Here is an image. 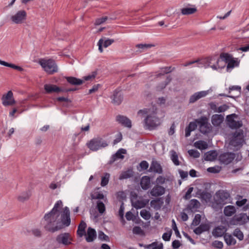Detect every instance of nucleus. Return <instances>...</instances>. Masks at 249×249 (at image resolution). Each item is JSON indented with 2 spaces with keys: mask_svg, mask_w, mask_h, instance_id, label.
Masks as SVG:
<instances>
[{
  "mask_svg": "<svg viewBox=\"0 0 249 249\" xmlns=\"http://www.w3.org/2000/svg\"><path fill=\"white\" fill-rule=\"evenodd\" d=\"M211 130L212 128L210 124L199 126V130L200 132L204 134H207L210 133Z\"/></svg>",
  "mask_w": 249,
  "mask_h": 249,
  "instance_id": "obj_43",
  "label": "nucleus"
},
{
  "mask_svg": "<svg viewBox=\"0 0 249 249\" xmlns=\"http://www.w3.org/2000/svg\"><path fill=\"white\" fill-rule=\"evenodd\" d=\"M67 82L71 85L78 86L84 83V80L72 76L66 77Z\"/></svg>",
  "mask_w": 249,
  "mask_h": 249,
  "instance_id": "obj_29",
  "label": "nucleus"
},
{
  "mask_svg": "<svg viewBox=\"0 0 249 249\" xmlns=\"http://www.w3.org/2000/svg\"><path fill=\"white\" fill-rule=\"evenodd\" d=\"M141 186L143 190H147L150 187V179L148 176L143 177L140 182Z\"/></svg>",
  "mask_w": 249,
  "mask_h": 249,
  "instance_id": "obj_31",
  "label": "nucleus"
},
{
  "mask_svg": "<svg viewBox=\"0 0 249 249\" xmlns=\"http://www.w3.org/2000/svg\"><path fill=\"white\" fill-rule=\"evenodd\" d=\"M116 120L119 124L125 127L131 128L132 126L131 120L126 116L118 115L116 116Z\"/></svg>",
  "mask_w": 249,
  "mask_h": 249,
  "instance_id": "obj_19",
  "label": "nucleus"
},
{
  "mask_svg": "<svg viewBox=\"0 0 249 249\" xmlns=\"http://www.w3.org/2000/svg\"><path fill=\"white\" fill-rule=\"evenodd\" d=\"M71 235L68 232L61 233L56 237V241L58 244L65 246L71 244Z\"/></svg>",
  "mask_w": 249,
  "mask_h": 249,
  "instance_id": "obj_12",
  "label": "nucleus"
},
{
  "mask_svg": "<svg viewBox=\"0 0 249 249\" xmlns=\"http://www.w3.org/2000/svg\"><path fill=\"white\" fill-rule=\"evenodd\" d=\"M132 205L133 207H135L136 209H139L144 208L146 204L142 201L137 200L134 204H133Z\"/></svg>",
  "mask_w": 249,
  "mask_h": 249,
  "instance_id": "obj_50",
  "label": "nucleus"
},
{
  "mask_svg": "<svg viewBox=\"0 0 249 249\" xmlns=\"http://www.w3.org/2000/svg\"><path fill=\"white\" fill-rule=\"evenodd\" d=\"M126 152V150L124 149H120L118 150L115 154L111 156L109 160V163H112L118 159H123L124 158V156L123 154H125Z\"/></svg>",
  "mask_w": 249,
  "mask_h": 249,
  "instance_id": "obj_22",
  "label": "nucleus"
},
{
  "mask_svg": "<svg viewBox=\"0 0 249 249\" xmlns=\"http://www.w3.org/2000/svg\"><path fill=\"white\" fill-rule=\"evenodd\" d=\"M237 117V115L235 113H233L226 117V120L227 124L229 127L231 129H238L242 127L243 125V123L242 121H235V118Z\"/></svg>",
  "mask_w": 249,
  "mask_h": 249,
  "instance_id": "obj_10",
  "label": "nucleus"
},
{
  "mask_svg": "<svg viewBox=\"0 0 249 249\" xmlns=\"http://www.w3.org/2000/svg\"><path fill=\"white\" fill-rule=\"evenodd\" d=\"M196 148L200 150H205L208 148V144L206 142L203 141H198L195 143Z\"/></svg>",
  "mask_w": 249,
  "mask_h": 249,
  "instance_id": "obj_40",
  "label": "nucleus"
},
{
  "mask_svg": "<svg viewBox=\"0 0 249 249\" xmlns=\"http://www.w3.org/2000/svg\"><path fill=\"white\" fill-rule=\"evenodd\" d=\"M201 216L199 214H196L195 216V218L193 219L192 225L196 226L198 225L201 221Z\"/></svg>",
  "mask_w": 249,
  "mask_h": 249,
  "instance_id": "obj_53",
  "label": "nucleus"
},
{
  "mask_svg": "<svg viewBox=\"0 0 249 249\" xmlns=\"http://www.w3.org/2000/svg\"><path fill=\"white\" fill-rule=\"evenodd\" d=\"M86 227V223L84 221H82L79 225L77 231V233L80 237H82L85 234V229Z\"/></svg>",
  "mask_w": 249,
  "mask_h": 249,
  "instance_id": "obj_33",
  "label": "nucleus"
},
{
  "mask_svg": "<svg viewBox=\"0 0 249 249\" xmlns=\"http://www.w3.org/2000/svg\"><path fill=\"white\" fill-rule=\"evenodd\" d=\"M133 232L136 234H141L143 233V231L139 226H135L133 228Z\"/></svg>",
  "mask_w": 249,
  "mask_h": 249,
  "instance_id": "obj_62",
  "label": "nucleus"
},
{
  "mask_svg": "<svg viewBox=\"0 0 249 249\" xmlns=\"http://www.w3.org/2000/svg\"><path fill=\"white\" fill-rule=\"evenodd\" d=\"M30 196V193L29 192H23L18 196V200L20 202H24L28 200Z\"/></svg>",
  "mask_w": 249,
  "mask_h": 249,
  "instance_id": "obj_45",
  "label": "nucleus"
},
{
  "mask_svg": "<svg viewBox=\"0 0 249 249\" xmlns=\"http://www.w3.org/2000/svg\"><path fill=\"white\" fill-rule=\"evenodd\" d=\"M39 63L44 71L49 74H53L57 71V66L55 61L53 59L45 60L41 59L39 60Z\"/></svg>",
  "mask_w": 249,
  "mask_h": 249,
  "instance_id": "obj_6",
  "label": "nucleus"
},
{
  "mask_svg": "<svg viewBox=\"0 0 249 249\" xmlns=\"http://www.w3.org/2000/svg\"><path fill=\"white\" fill-rule=\"evenodd\" d=\"M172 233V231L170 230L168 232H164L162 235V239L165 241H168L170 240L171 236Z\"/></svg>",
  "mask_w": 249,
  "mask_h": 249,
  "instance_id": "obj_58",
  "label": "nucleus"
},
{
  "mask_svg": "<svg viewBox=\"0 0 249 249\" xmlns=\"http://www.w3.org/2000/svg\"><path fill=\"white\" fill-rule=\"evenodd\" d=\"M111 99V103L115 105H119L121 104L123 100V95L120 90L118 89H115L112 95L110 97Z\"/></svg>",
  "mask_w": 249,
  "mask_h": 249,
  "instance_id": "obj_16",
  "label": "nucleus"
},
{
  "mask_svg": "<svg viewBox=\"0 0 249 249\" xmlns=\"http://www.w3.org/2000/svg\"><path fill=\"white\" fill-rule=\"evenodd\" d=\"M212 246L215 248L221 249L223 247V243L221 241L215 240L213 242Z\"/></svg>",
  "mask_w": 249,
  "mask_h": 249,
  "instance_id": "obj_57",
  "label": "nucleus"
},
{
  "mask_svg": "<svg viewBox=\"0 0 249 249\" xmlns=\"http://www.w3.org/2000/svg\"><path fill=\"white\" fill-rule=\"evenodd\" d=\"M165 193V188L160 185L155 186L151 190L150 194L154 196H159L163 195Z\"/></svg>",
  "mask_w": 249,
  "mask_h": 249,
  "instance_id": "obj_21",
  "label": "nucleus"
},
{
  "mask_svg": "<svg viewBox=\"0 0 249 249\" xmlns=\"http://www.w3.org/2000/svg\"><path fill=\"white\" fill-rule=\"evenodd\" d=\"M241 90V88L240 86H231V87L229 88V92L231 93V91H232V90H236L238 92V94L237 95V96L238 97L240 94Z\"/></svg>",
  "mask_w": 249,
  "mask_h": 249,
  "instance_id": "obj_59",
  "label": "nucleus"
},
{
  "mask_svg": "<svg viewBox=\"0 0 249 249\" xmlns=\"http://www.w3.org/2000/svg\"><path fill=\"white\" fill-rule=\"evenodd\" d=\"M200 196H201V199L202 200H205L206 202L210 201L212 198L211 194L210 193H209V192H206V191H203L201 193Z\"/></svg>",
  "mask_w": 249,
  "mask_h": 249,
  "instance_id": "obj_46",
  "label": "nucleus"
},
{
  "mask_svg": "<svg viewBox=\"0 0 249 249\" xmlns=\"http://www.w3.org/2000/svg\"><path fill=\"white\" fill-rule=\"evenodd\" d=\"M210 229L209 224L202 223L194 230V232L197 235H200L203 232L209 231Z\"/></svg>",
  "mask_w": 249,
  "mask_h": 249,
  "instance_id": "obj_26",
  "label": "nucleus"
},
{
  "mask_svg": "<svg viewBox=\"0 0 249 249\" xmlns=\"http://www.w3.org/2000/svg\"><path fill=\"white\" fill-rule=\"evenodd\" d=\"M133 176V172L131 170H128L123 172L119 178V179L122 180L127 179L132 177Z\"/></svg>",
  "mask_w": 249,
  "mask_h": 249,
  "instance_id": "obj_38",
  "label": "nucleus"
},
{
  "mask_svg": "<svg viewBox=\"0 0 249 249\" xmlns=\"http://www.w3.org/2000/svg\"><path fill=\"white\" fill-rule=\"evenodd\" d=\"M117 199L119 201L123 202V200L126 198V196L124 192H119L117 195Z\"/></svg>",
  "mask_w": 249,
  "mask_h": 249,
  "instance_id": "obj_60",
  "label": "nucleus"
},
{
  "mask_svg": "<svg viewBox=\"0 0 249 249\" xmlns=\"http://www.w3.org/2000/svg\"><path fill=\"white\" fill-rule=\"evenodd\" d=\"M114 42V40L113 39H107L104 40L103 38H101L98 42L99 51L101 53H102L103 51V46L105 48H107L111 45Z\"/></svg>",
  "mask_w": 249,
  "mask_h": 249,
  "instance_id": "obj_20",
  "label": "nucleus"
},
{
  "mask_svg": "<svg viewBox=\"0 0 249 249\" xmlns=\"http://www.w3.org/2000/svg\"><path fill=\"white\" fill-rule=\"evenodd\" d=\"M171 153V159L172 160L173 162L175 165H179L180 164V162L178 159V155L177 152L172 150L170 151Z\"/></svg>",
  "mask_w": 249,
  "mask_h": 249,
  "instance_id": "obj_39",
  "label": "nucleus"
},
{
  "mask_svg": "<svg viewBox=\"0 0 249 249\" xmlns=\"http://www.w3.org/2000/svg\"><path fill=\"white\" fill-rule=\"evenodd\" d=\"M189 154L191 156L195 158H199L200 156L199 152L196 150H189L188 151Z\"/></svg>",
  "mask_w": 249,
  "mask_h": 249,
  "instance_id": "obj_55",
  "label": "nucleus"
},
{
  "mask_svg": "<svg viewBox=\"0 0 249 249\" xmlns=\"http://www.w3.org/2000/svg\"><path fill=\"white\" fill-rule=\"evenodd\" d=\"M88 147L93 151H96L100 148L108 146V142L100 137H97L91 139L87 143Z\"/></svg>",
  "mask_w": 249,
  "mask_h": 249,
  "instance_id": "obj_4",
  "label": "nucleus"
},
{
  "mask_svg": "<svg viewBox=\"0 0 249 249\" xmlns=\"http://www.w3.org/2000/svg\"><path fill=\"white\" fill-rule=\"evenodd\" d=\"M149 172H154L158 174L162 173V168L160 163L157 161H153L148 170Z\"/></svg>",
  "mask_w": 249,
  "mask_h": 249,
  "instance_id": "obj_23",
  "label": "nucleus"
},
{
  "mask_svg": "<svg viewBox=\"0 0 249 249\" xmlns=\"http://www.w3.org/2000/svg\"><path fill=\"white\" fill-rule=\"evenodd\" d=\"M200 206V202L196 199L191 200L190 203L188 205V208L193 211L194 210L197 209L199 208Z\"/></svg>",
  "mask_w": 249,
  "mask_h": 249,
  "instance_id": "obj_37",
  "label": "nucleus"
},
{
  "mask_svg": "<svg viewBox=\"0 0 249 249\" xmlns=\"http://www.w3.org/2000/svg\"><path fill=\"white\" fill-rule=\"evenodd\" d=\"M4 66L11 68L15 70H17L19 71H23V69L22 68H21V67L17 66L14 64L9 63L6 62H5V64Z\"/></svg>",
  "mask_w": 249,
  "mask_h": 249,
  "instance_id": "obj_52",
  "label": "nucleus"
},
{
  "mask_svg": "<svg viewBox=\"0 0 249 249\" xmlns=\"http://www.w3.org/2000/svg\"><path fill=\"white\" fill-rule=\"evenodd\" d=\"M207 62L208 66L214 70L222 69L225 67V64L223 66L219 65V63H223L220 56V58L217 56L209 57L207 59Z\"/></svg>",
  "mask_w": 249,
  "mask_h": 249,
  "instance_id": "obj_8",
  "label": "nucleus"
},
{
  "mask_svg": "<svg viewBox=\"0 0 249 249\" xmlns=\"http://www.w3.org/2000/svg\"><path fill=\"white\" fill-rule=\"evenodd\" d=\"M224 120V116L221 114H214L212 117V123L214 126H218Z\"/></svg>",
  "mask_w": 249,
  "mask_h": 249,
  "instance_id": "obj_28",
  "label": "nucleus"
},
{
  "mask_svg": "<svg viewBox=\"0 0 249 249\" xmlns=\"http://www.w3.org/2000/svg\"><path fill=\"white\" fill-rule=\"evenodd\" d=\"M230 195L225 190H219L215 193L212 206L216 210L221 209L223 206L228 203Z\"/></svg>",
  "mask_w": 249,
  "mask_h": 249,
  "instance_id": "obj_3",
  "label": "nucleus"
},
{
  "mask_svg": "<svg viewBox=\"0 0 249 249\" xmlns=\"http://www.w3.org/2000/svg\"><path fill=\"white\" fill-rule=\"evenodd\" d=\"M235 158V154L231 152L224 153L219 156V159L221 162L228 164L232 162Z\"/></svg>",
  "mask_w": 249,
  "mask_h": 249,
  "instance_id": "obj_15",
  "label": "nucleus"
},
{
  "mask_svg": "<svg viewBox=\"0 0 249 249\" xmlns=\"http://www.w3.org/2000/svg\"><path fill=\"white\" fill-rule=\"evenodd\" d=\"M245 142L244 131L242 129L237 130L233 133L230 144L236 147H241Z\"/></svg>",
  "mask_w": 249,
  "mask_h": 249,
  "instance_id": "obj_5",
  "label": "nucleus"
},
{
  "mask_svg": "<svg viewBox=\"0 0 249 249\" xmlns=\"http://www.w3.org/2000/svg\"><path fill=\"white\" fill-rule=\"evenodd\" d=\"M220 57L222 60L225 61V63H227V69H232L235 66H237L239 65V62L237 60H234L232 55L227 53H222L220 54Z\"/></svg>",
  "mask_w": 249,
  "mask_h": 249,
  "instance_id": "obj_9",
  "label": "nucleus"
},
{
  "mask_svg": "<svg viewBox=\"0 0 249 249\" xmlns=\"http://www.w3.org/2000/svg\"><path fill=\"white\" fill-rule=\"evenodd\" d=\"M138 114H147L146 117L143 120L144 127L146 129L153 130L160 124V119L157 116L156 111H153L151 112L150 109L144 108L139 110L138 112Z\"/></svg>",
  "mask_w": 249,
  "mask_h": 249,
  "instance_id": "obj_2",
  "label": "nucleus"
},
{
  "mask_svg": "<svg viewBox=\"0 0 249 249\" xmlns=\"http://www.w3.org/2000/svg\"><path fill=\"white\" fill-rule=\"evenodd\" d=\"M71 224L70 212L69 209L66 207L61 213L60 217L56 219L49 220L44 223V229L50 232H54L62 229L64 227H68Z\"/></svg>",
  "mask_w": 249,
  "mask_h": 249,
  "instance_id": "obj_1",
  "label": "nucleus"
},
{
  "mask_svg": "<svg viewBox=\"0 0 249 249\" xmlns=\"http://www.w3.org/2000/svg\"><path fill=\"white\" fill-rule=\"evenodd\" d=\"M96 237V232L94 229L89 227L87 231V235L86 238L88 242H92Z\"/></svg>",
  "mask_w": 249,
  "mask_h": 249,
  "instance_id": "obj_27",
  "label": "nucleus"
},
{
  "mask_svg": "<svg viewBox=\"0 0 249 249\" xmlns=\"http://www.w3.org/2000/svg\"><path fill=\"white\" fill-rule=\"evenodd\" d=\"M223 212L226 216H231L235 213L236 209L234 206L229 205L225 207Z\"/></svg>",
  "mask_w": 249,
  "mask_h": 249,
  "instance_id": "obj_35",
  "label": "nucleus"
},
{
  "mask_svg": "<svg viewBox=\"0 0 249 249\" xmlns=\"http://www.w3.org/2000/svg\"><path fill=\"white\" fill-rule=\"evenodd\" d=\"M172 78L170 76H168L166 77V80L165 81L162 82L160 83L157 87H156V90L157 91H161L162 89H163L166 86L168 85L170 82L171 81Z\"/></svg>",
  "mask_w": 249,
  "mask_h": 249,
  "instance_id": "obj_34",
  "label": "nucleus"
},
{
  "mask_svg": "<svg viewBox=\"0 0 249 249\" xmlns=\"http://www.w3.org/2000/svg\"><path fill=\"white\" fill-rule=\"evenodd\" d=\"M62 206V202L61 200L57 201L52 210L48 213H46L44 216V222L48 221L49 220L56 219L57 217H60V208Z\"/></svg>",
  "mask_w": 249,
  "mask_h": 249,
  "instance_id": "obj_7",
  "label": "nucleus"
},
{
  "mask_svg": "<svg viewBox=\"0 0 249 249\" xmlns=\"http://www.w3.org/2000/svg\"><path fill=\"white\" fill-rule=\"evenodd\" d=\"M163 199L162 197L152 200L150 202L151 206L155 210H159L163 204Z\"/></svg>",
  "mask_w": 249,
  "mask_h": 249,
  "instance_id": "obj_25",
  "label": "nucleus"
},
{
  "mask_svg": "<svg viewBox=\"0 0 249 249\" xmlns=\"http://www.w3.org/2000/svg\"><path fill=\"white\" fill-rule=\"evenodd\" d=\"M1 100L2 105L5 107L13 105L16 103L13 98V93L11 90L8 91L6 95H3Z\"/></svg>",
  "mask_w": 249,
  "mask_h": 249,
  "instance_id": "obj_14",
  "label": "nucleus"
},
{
  "mask_svg": "<svg viewBox=\"0 0 249 249\" xmlns=\"http://www.w3.org/2000/svg\"><path fill=\"white\" fill-rule=\"evenodd\" d=\"M226 231L227 230L224 226H217L214 229L212 233L215 237H221L225 235Z\"/></svg>",
  "mask_w": 249,
  "mask_h": 249,
  "instance_id": "obj_24",
  "label": "nucleus"
},
{
  "mask_svg": "<svg viewBox=\"0 0 249 249\" xmlns=\"http://www.w3.org/2000/svg\"><path fill=\"white\" fill-rule=\"evenodd\" d=\"M225 242L228 246L234 245L236 243L235 238L229 233H225L224 235Z\"/></svg>",
  "mask_w": 249,
  "mask_h": 249,
  "instance_id": "obj_32",
  "label": "nucleus"
},
{
  "mask_svg": "<svg viewBox=\"0 0 249 249\" xmlns=\"http://www.w3.org/2000/svg\"><path fill=\"white\" fill-rule=\"evenodd\" d=\"M26 12L22 10L18 11L16 14L12 16L11 20L15 24H21L26 19Z\"/></svg>",
  "mask_w": 249,
  "mask_h": 249,
  "instance_id": "obj_11",
  "label": "nucleus"
},
{
  "mask_svg": "<svg viewBox=\"0 0 249 249\" xmlns=\"http://www.w3.org/2000/svg\"><path fill=\"white\" fill-rule=\"evenodd\" d=\"M217 153L215 150H211L205 153L204 159L206 161H213L216 159Z\"/></svg>",
  "mask_w": 249,
  "mask_h": 249,
  "instance_id": "obj_30",
  "label": "nucleus"
},
{
  "mask_svg": "<svg viewBox=\"0 0 249 249\" xmlns=\"http://www.w3.org/2000/svg\"><path fill=\"white\" fill-rule=\"evenodd\" d=\"M229 108V106L224 104L217 108V112L221 113L226 111Z\"/></svg>",
  "mask_w": 249,
  "mask_h": 249,
  "instance_id": "obj_63",
  "label": "nucleus"
},
{
  "mask_svg": "<svg viewBox=\"0 0 249 249\" xmlns=\"http://www.w3.org/2000/svg\"><path fill=\"white\" fill-rule=\"evenodd\" d=\"M247 222V215L246 213H241L234 215L230 223L233 225H244Z\"/></svg>",
  "mask_w": 249,
  "mask_h": 249,
  "instance_id": "obj_13",
  "label": "nucleus"
},
{
  "mask_svg": "<svg viewBox=\"0 0 249 249\" xmlns=\"http://www.w3.org/2000/svg\"><path fill=\"white\" fill-rule=\"evenodd\" d=\"M209 90L206 91H201L195 93L194 94L191 95L189 99L190 103H194L199 99L205 97L208 94Z\"/></svg>",
  "mask_w": 249,
  "mask_h": 249,
  "instance_id": "obj_18",
  "label": "nucleus"
},
{
  "mask_svg": "<svg viewBox=\"0 0 249 249\" xmlns=\"http://www.w3.org/2000/svg\"><path fill=\"white\" fill-rule=\"evenodd\" d=\"M196 122L200 126H203L209 124L207 122V119L206 117H201L200 119L196 120Z\"/></svg>",
  "mask_w": 249,
  "mask_h": 249,
  "instance_id": "obj_51",
  "label": "nucleus"
},
{
  "mask_svg": "<svg viewBox=\"0 0 249 249\" xmlns=\"http://www.w3.org/2000/svg\"><path fill=\"white\" fill-rule=\"evenodd\" d=\"M124 203L123 202H122L121 206L120 207L119 210V215L121 217V220L124 221Z\"/></svg>",
  "mask_w": 249,
  "mask_h": 249,
  "instance_id": "obj_54",
  "label": "nucleus"
},
{
  "mask_svg": "<svg viewBox=\"0 0 249 249\" xmlns=\"http://www.w3.org/2000/svg\"><path fill=\"white\" fill-rule=\"evenodd\" d=\"M196 11V8L195 6L193 7H185L181 9V13L183 15L193 14Z\"/></svg>",
  "mask_w": 249,
  "mask_h": 249,
  "instance_id": "obj_36",
  "label": "nucleus"
},
{
  "mask_svg": "<svg viewBox=\"0 0 249 249\" xmlns=\"http://www.w3.org/2000/svg\"><path fill=\"white\" fill-rule=\"evenodd\" d=\"M97 209L99 213H103L106 210L105 205L104 203L101 201H98L97 202Z\"/></svg>",
  "mask_w": 249,
  "mask_h": 249,
  "instance_id": "obj_47",
  "label": "nucleus"
},
{
  "mask_svg": "<svg viewBox=\"0 0 249 249\" xmlns=\"http://www.w3.org/2000/svg\"><path fill=\"white\" fill-rule=\"evenodd\" d=\"M233 235L239 240H242L244 238V234L243 232L238 229H236L234 230Z\"/></svg>",
  "mask_w": 249,
  "mask_h": 249,
  "instance_id": "obj_49",
  "label": "nucleus"
},
{
  "mask_svg": "<svg viewBox=\"0 0 249 249\" xmlns=\"http://www.w3.org/2000/svg\"><path fill=\"white\" fill-rule=\"evenodd\" d=\"M44 88L45 90V92L48 94H51L54 92L59 93L64 91L63 89L59 88L56 85L53 84H45L44 86Z\"/></svg>",
  "mask_w": 249,
  "mask_h": 249,
  "instance_id": "obj_17",
  "label": "nucleus"
},
{
  "mask_svg": "<svg viewBox=\"0 0 249 249\" xmlns=\"http://www.w3.org/2000/svg\"><path fill=\"white\" fill-rule=\"evenodd\" d=\"M31 232L34 236L37 237H40L42 235L41 231L38 229H33Z\"/></svg>",
  "mask_w": 249,
  "mask_h": 249,
  "instance_id": "obj_64",
  "label": "nucleus"
},
{
  "mask_svg": "<svg viewBox=\"0 0 249 249\" xmlns=\"http://www.w3.org/2000/svg\"><path fill=\"white\" fill-rule=\"evenodd\" d=\"M153 46H154V45L150 44H139L136 46L137 48L140 49V52H144Z\"/></svg>",
  "mask_w": 249,
  "mask_h": 249,
  "instance_id": "obj_41",
  "label": "nucleus"
},
{
  "mask_svg": "<svg viewBox=\"0 0 249 249\" xmlns=\"http://www.w3.org/2000/svg\"><path fill=\"white\" fill-rule=\"evenodd\" d=\"M172 227L173 229L175 231V234L177 235V236L180 238L181 235H180V233L178 229L175 221L174 219H173L172 220Z\"/></svg>",
  "mask_w": 249,
  "mask_h": 249,
  "instance_id": "obj_56",
  "label": "nucleus"
},
{
  "mask_svg": "<svg viewBox=\"0 0 249 249\" xmlns=\"http://www.w3.org/2000/svg\"><path fill=\"white\" fill-rule=\"evenodd\" d=\"M139 166L142 170H145L148 168L149 164L146 161L143 160L140 163Z\"/></svg>",
  "mask_w": 249,
  "mask_h": 249,
  "instance_id": "obj_61",
  "label": "nucleus"
},
{
  "mask_svg": "<svg viewBox=\"0 0 249 249\" xmlns=\"http://www.w3.org/2000/svg\"><path fill=\"white\" fill-rule=\"evenodd\" d=\"M147 249H162L163 244L160 243L158 244L157 242H153L151 244L148 245L146 246Z\"/></svg>",
  "mask_w": 249,
  "mask_h": 249,
  "instance_id": "obj_44",
  "label": "nucleus"
},
{
  "mask_svg": "<svg viewBox=\"0 0 249 249\" xmlns=\"http://www.w3.org/2000/svg\"><path fill=\"white\" fill-rule=\"evenodd\" d=\"M110 178V174L108 173H106L104 176L102 177L101 185L102 187L106 186L109 181Z\"/></svg>",
  "mask_w": 249,
  "mask_h": 249,
  "instance_id": "obj_42",
  "label": "nucleus"
},
{
  "mask_svg": "<svg viewBox=\"0 0 249 249\" xmlns=\"http://www.w3.org/2000/svg\"><path fill=\"white\" fill-rule=\"evenodd\" d=\"M141 216L145 220H148L151 217L150 213L146 210L143 209L140 212Z\"/></svg>",
  "mask_w": 249,
  "mask_h": 249,
  "instance_id": "obj_48",
  "label": "nucleus"
}]
</instances>
